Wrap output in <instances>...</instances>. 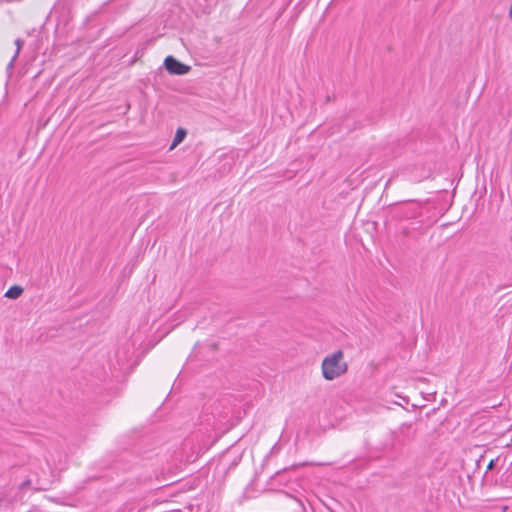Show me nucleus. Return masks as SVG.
<instances>
[{"label":"nucleus","instance_id":"obj_1","mask_svg":"<svg viewBox=\"0 0 512 512\" xmlns=\"http://www.w3.org/2000/svg\"><path fill=\"white\" fill-rule=\"evenodd\" d=\"M348 371V364L344 361V352L341 349L325 356L321 363L322 376L327 381H333Z\"/></svg>","mask_w":512,"mask_h":512},{"label":"nucleus","instance_id":"obj_2","mask_svg":"<svg viewBox=\"0 0 512 512\" xmlns=\"http://www.w3.org/2000/svg\"><path fill=\"white\" fill-rule=\"evenodd\" d=\"M165 69L173 75H185L190 71V66L181 63L173 56H167L164 60Z\"/></svg>","mask_w":512,"mask_h":512},{"label":"nucleus","instance_id":"obj_3","mask_svg":"<svg viewBox=\"0 0 512 512\" xmlns=\"http://www.w3.org/2000/svg\"><path fill=\"white\" fill-rule=\"evenodd\" d=\"M186 134L187 133H186L185 129L178 128L176 133H175V136H174V139L172 141V144L170 145L169 150L175 149L184 140V138L186 137Z\"/></svg>","mask_w":512,"mask_h":512},{"label":"nucleus","instance_id":"obj_4","mask_svg":"<svg viewBox=\"0 0 512 512\" xmlns=\"http://www.w3.org/2000/svg\"><path fill=\"white\" fill-rule=\"evenodd\" d=\"M23 293V289L20 286L14 285L5 292V297L9 299H17Z\"/></svg>","mask_w":512,"mask_h":512},{"label":"nucleus","instance_id":"obj_5","mask_svg":"<svg viewBox=\"0 0 512 512\" xmlns=\"http://www.w3.org/2000/svg\"><path fill=\"white\" fill-rule=\"evenodd\" d=\"M15 44H16L17 49H16V52H15V55L13 56L12 60L10 61L9 65H8L9 68L13 66V63H14L16 57L18 56V54L20 52V49L22 47L23 41L20 40V39H17L15 41Z\"/></svg>","mask_w":512,"mask_h":512},{"label":"nucleus","instance_id":"obj_6","mask_svg":"<svg viewBox=\"0 0 512 512\" xmlns=\"http://www.w3.org/2000/svg\"><path fill=\"white\" fill-rule=\"evenodd\" d=\"M495 465V460H491L487 466V470H491Z\"/></svg>","mask_w":512,"mask_h":512},{"label":"nucleus","instance_id":"obj_7","mask_svg":"<svg viewBox=\"0 0 512 512\" xmlns=\"http://www.w3.org/2000/svg\"><path fill=\"white\" fill-rule=\"evenodd\" d=\"M304 464H305V463L297 464V465H292V467H291V468H296V467L302 466V465H304Z\"/></svg>","mask_w":512,"mask_h":512}]
</instances>
